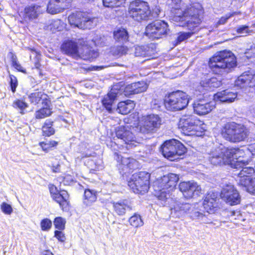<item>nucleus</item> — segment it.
Here are the masks:
<instances>
[{
	"label": "nucleus",
	"mask_w": 255,
	"mask_h": 255,
	"mask_svg": "<svg viewBox=\"0 0 255 255\" xmlns=\"http://www.w3.org/2000/svg\"><path fill=\"white\" fill-rule=\"evenodd\" d=\"M171 8L172 20L175 22H184L179 26H184L193 30L201 22L203 10L199 3H194L188 6L181 0H168Z\"/></svg>",
	"instance_id": "f257e3e1"
},
{
	"label": "nucleus",
	"mask_w": 255,
	"mask_h": 255,
	"mask_svg": "<svg viewBox=\"0 0 255 255\" xmlns=\"http://www.w3.org/2000/svg\"><path fill=\"white\" fill-rule=\"evenodd\" d=\"M243 154V150L239 148H228L221 145L210 152L209 160L214 165L228 164L233 168H238L245 163L244 160L238 158Z\"/></svg>",
	"instance_id": "f03ea898"
},
{
	"label": "nucleus",
	"mask_w": 255,
	"mask_h": 255,
	"mask_svg": "<svg viewBox=\"0 0 255 255\" xmlns=\"http://www.w3.org/2000/svg\"><path fill=\"white\" fill-rule=\"evenodd\" d=\"M179 180L178 176L170 173L157 179L153 183L154 194L162 206L169 204L170 200V192L172 191Z\"/></svg>",
	"instance_id": "7ed1b4c3"
},
{
	"label": "nucleus",
	"mask_w": 255,
	"mask_h": 255,
	"mask_svg": "<svg viewBox=\"0 0 255 255\" xmlns=\"http://www.w3.org/2000/svg\"><path fill=\"white\" fill-rule=\"evenodd\" d=\"M209 65L215 73H220L223 71L229 72L237 66V61L231 51L224 50L218 52L211 58Z\"/></svg>",
	"instance_id": "20e7f679"
},
{
	"label": "nucleus",
	"mask_w": 255,
	"mask_h": 255,
	"mask_svg": "<svg viewBox=\"0 0 255 255\" xmlns=\"http://www.w3.org/2000/svg\"><path fill=\"white\" fill-rule=\"evenodd\" d=\"M178 127L185 135L199 136L205 130L206 125L195 116L185 115L180 118Z\"/></svg>",
	"instance_id": "39448f33"
},
{
	"label": "nucleus",
	"mask_w": 255,
	"mask_h": 255,
	"mask_svg": "<svg viewBox=\"0 0 255 255\" xmlns=\"http://www.w3.org/2000/svg\"><path fill=\"white\" fill-rule=\"evenodd\" d=\"M222 134L226 140L233 142L244 140L248 135V130L243 125L234 122L225 125L222 131Z\"/></svg>",
	"instance_id": "423d86ee"
},
{
	"label": "nucleus",
	"mask_w": 255,
	"mask_h": 255,
	"mask_svg": "<svg viewBox=\"0 0 255 255\" xmlns=\"http://www.w3.org/2000/svg\"><path fill=\"white\" fill-rule=\"evenodd\" d=\"M188 102V95L180 91L170 93L164 99L165 108L171 111H177L184 109L187 106Z\"/></svg>",
	"instance_id": "0eeeda50"
},
{
	"label": "nucleus",
	"mask_w": 255,
	"mask_h": 255,
	"mask_svg": "<svg viewBox=\"0 0 255 255\" xmlns=\"http://www.w3.org/2000/svg\"><path fill=\"white\" fill-rule=\"evenodd\" d=\"M71 25L81 29H91L97 25L98 19L92 14L85 12H76L68 17Z\"/></svg>",
	"instance_id": "6e6552de"
},
{
	"label": "nucleus",
	"mask_w": 255,
	"mask_h": 255,
	"mask_svg": "<svg viewBox=\"0 0 255 255\" xmlns=\"http://www.w3.org/2000/svg\"><path fill=\"white\" fill-rule=\"evenodd\" d=\"M161 149L163 155L171 161L178 159L179 156L184 154L186 151L184 145L176 139L165 141Z\"/></svg>",
	"instance_id": "1a4fd4ad"
},
{
	"label": "nucleus",
	"mask_w": 255,
	"mask_h": 255,
	"mask_svg": "<svg viewBox=\"0 0 255 255\" xmlns=\"http://www.w3.org/2000/svg\"><path fill=\"white\" fill-rule=\"evenodd\" d=\"M150 176L146 172L135 173L128 181V185L135 193L143 194L149 189Z\"/></svg>",
	"instance_id": "9d476101"
},
{
	"label": "nucleus",
	"mask_w": 255,
	"mask_h": 255,
	"mask_svg": "<svg viewBox=\"0 0 255 255\" xmlns=\"http://www.w3.org/2000/svg\"><path fill=\"white\" fill-rule=\"evenodd\" d=\"M128 13L133 19L139 21L146 20L150 14V11L146 2L135 0L130 3Z\"/></svg>",
	"instance_id": "9b49d317"
},
{
	"label": "nucleus",
	"mask_w": 255,
	"mask_h": 255,
	"mask_svg": "<svg viewBox=\"0 0 255 255\" xmlns=\"http://www.w3.org/2000/svg\"><path fill=\"white\" fill-rule=\"evenodd\" d=\"M168 30L167 23L162 20H155L147 25L145 34L150 39H158L165 36Z\"/></svg>",
	"instance_id": "f8f14e48"
},
{
	"label": "nucleus",
	"mask_w": 255,
	"mask_h": 255,
	"mask_svg": "<svg viewBox=\"0 0 255 255\" xmlns=\"http://www.w3.org/2000/svg\"><path fill=\"white\" fill-rule=\"evenodd\" d=\"M242 154L240 155V157H238V158H239L240 160H244L245 163H244L243 165L240 166H238V168H236L239 169L241 168L242 169L240 172L236 173L235 174L238 175L237 181L238 184L240 186H247L250 183V180L253 178L252 176L255 173V170L253 167H244V166L248 164V162L247 160L243 159V157H242Z\"/></svg>",
	"instance_id": "ddd939ff"
},
{
	"label": "nucleus",
	"mask_w": 255,
	"mask_h": 255,
	"mask_svg": "<svg viewBox=\"0 0 255 255\" xmlns=\"http://www.w3.org/2000/svg\"><path fill=\"white\" fill-rule=\"evenodd\" d=\"M221 197L230 205L238 204L241 201V197L238 191L232 184H227L223 188Z\"/></svg>",
	"instance_id": "4468645a"
},
{
	"label": "nucleus",
	"mask_w": 255,
	"mask_h": 255,
	"mask_svg": "<svg viewBox=\"0 0 255 255\" xmlns=\"http://www.w3.org/2000/svg\"><path fill=\"white\" fill-rule=\"evenodd\" d=\"M161 125V119L156 115H149L144 117L140 131L143 133L153 132L156 130Z\"/></svg>",
	"instance_id": "2eb2a0df"
},
{
	"label": "nucleus",
	"mask_w": 255,
	"mask_h": 255,
	"mask_svg": "<svg viewBox=\"0 0 255 255\" xmlns=\"http://www.w3.org/2000/svg\"><path fill=\"white\" fill-rule=\"evenodd\" d=\"M130 128L128 126H120L116 129V134L118 138L122 140L128 147L136 146L138 143L135 137L130 130Z\"/></svg>",
	"instance_id": "dca6fc26"
},
{
	"label": "nucleus",
	"mask_w": 255,
	"mask_h": 255,
	"mask_svg": "<svg viewBox=\"0 0 255 255\" xmlns=\"http://www.w3.org/2000/svg\"><path fill=\"white\" fill-rule=\"evenodd\" d=\"M122 91L123 89H119L118 85H114L110 92L103 97L102 100V105L109 113H113L114 102L122 94Z\"/></svg>",
	"instance_id": "f3484780"
},
{
	"label": "nucleus",
	"mask_w": 255,
	"mask_h": 255,
	"mask_svg": "<svg viewBox=\"0 0 255 255\" xmlns=\"http://www.w3.org/2000/svg\"><path fill=\"white\" fill-rule=\"evenodd\" d=\"M221 84V81L216 77L206 78L200 81L196 87V91L204 94L206 92L213 91L219 87Z\"/></svg>",
	"instance_id": "a211bd4d"
},
{
	"label": "nucleus",
	"mask_w": 255,
	"mask_h": 255,
	"mask_svg": "<svg viewBox=\"0 0 255 255\" xmlns=\"http://www.w3.org/2000/svg\"><path fill=\"white\" fill-rule=\"evenodd\" d=\"M179 189L186 198L198 196L201 193V187L194 181L182 182L179 185Z\"/></svg>",
	"instance_id": "6ab92c4d"
},
{
	"label": "nucleus",
	"mask_w": 255,
	"mask_h": 255,
	"mask_svg": "<svg viewBox=\"0 0 255 255\" xmlns=\"http://www.w3.org/2000/svg\"><path fill=\"white\" fill-rule=\"evenodd\" d=\"M71 1L72 0H50L47 6V11L51 14L61 12L69 7Z\"/></svg>",
	"instance_id": "aec40b11"
},
{
	"label": "nucleus",
	"mask_w": 255,
	"mask_h": 255,
	"mask_svg": "<svg viewBox=\"0 0 255 255\" xmlns=\"http://www.w3.org/2000/svg\"><path fill=\"white\" fill-rule=\"evenodd\" d=\"M192 205L189 203H176L171 209V215L173 217L180 218L190 213Z\"/></svg>",
	"instance_id": "412c9836"
},
{
	"label": "nucleus",
	"mask_w": 255,
	"mask_h": 255,
	"mask_svg": "<svg viewBox=\"0 0 255 255\" xmlns=\"http://www.w3.org/2000/svg\"><path fill=\"white\" fill-rule=\"evenodd\" d=\"M156 52V46L153 43L144 46H137L135 47L134 50V54L136 57H152Z\"/></svg>",
	"instance_id": "4be33fe9"
},
{
	"label": "nucleus",
	"mask_w": 255,
	"mask_h": 255,
	"mask_svg": "<svg viewBox=\"0 0 255 255\" xmlns=\"http://www.w3.org/2000/svg\"><path fill=\"white\" fill-rule=\"evenodd\" d=\"M61 49L65 54L76 59L80 57L77 43L72 40L64 42L61 46Z\"/></svg>",
	"instance_id": "5701e85b"
},
{
	"label": "nucleus",
	"mask_w": 255,
	"mask_h": 255,
	"mask_svg": "<svg viewBox=\"0 0 255 255\" xmlns=\"http://www.w3.org/2000/svg\"><path fill=\"white\" fill-rule=\"evenodd\" d=\"M194 112L199 115H206L210 112L214 108L213 102L204 103L200 101L193 104Z\"/></svg>",
	"instance_id": "b1692460"
},
{
	"label": "nucleus",
	"mask_w": 255,
	"mask_h": 255,
	"mask_svg": "<svg viewBox=\"0 0 255 255\" xmlns=\"http://www.w3.org/2000/svg\"><path fill=\"white\" fill-rule=\"evenodd\" d=\"M114 211L119 216L124 215L126 212L132 209L131 203L127 200H120L113 203Z\"/></svg>",
	"instance_id": "393cba45"
},
{
	"label": "nucleus",
	"mask_w": 255,
	"mask_h": 255,
	"mask_svg": "<svg viewBox=\"0 0 255 255\" xmlns=\"http://www.w3.org/2000/svg\"><path fill=\"white\" fill-rule=\"evenodd\" d=\"M147 88L146 83L141 81L128 85L125 88V92L129 94H137L145 91Z\"/></svg>",
	"instance_id": "a878e982"
},
{
	"label": "nucleus",
	"mask_w": 255,
	"mask_h": 255,
	"mask_svg": "<svg viewBox=\"0 0 255 255\" xmlns=\"http://www.w3.org/2000/svg\"><path fill=\"white\" fill-rule=\"evenodd\" d=\"M215 99L218 100L223 103H232L237 98V94L231 92L229 90H225L220 92H218L215 95Z\"/></svg>",
	"instance_id": "bb28decb"
},
{
	"label": "nucleus",
	"mask_w": 255,
	"mask_h": 255,
	"mask_svg": "<svg viewBox=\"0 0 255 255\" xmlns=\"http://www.w3.org/2000/svg\"><path fill=\"white\" fill-rule=\"evenodd\" d=\"M217 197V195L214 193H209L206 196L203 206L207 213H211L213 211L214 208L216 207Z\"/></svg>",
	"instance_id": "cd10ccee"
},
{
	"label": "nucleus",
	"mask_w": 255,
	"mask_h": 255,
	"mask_svg": "<svg viewBox=\"0 0 255 255\" xmlns=\"http://www.w3.org/2000/svg\"><path fill=\"white\" fill-rule=\"evenodd\" d=\"M135 107L134 102L129 100L119 103L116 110L120 114L127 115L130 113Z\"/></svg>",
	"instance_id": "c85d7f7f"
},
{
	"label": "nucleus",
	"mask_w": 255,
	"mask_h": 255,
	"mask_svg": "<svg viewBox=\"0 0 255 255\" xmlns=\"http://www.w3.org/2000/svg\"><path fill=\"white\" fill-rule=\"evenodd\" d=\"M41 6L37 5H31L26 6L24 9L25 17L29 19H34L37 17L39 14L42 12Z\"/></svg>",
	"instance_id": "c756f323"
},
{
	"label": "nucleus",
	"mask_w": 255,
	"mask_h": 255,
	"mask_svg": "<svg viewBox=\"0 0 255 255\" xmlns=\"http://www.w3.org/2000/svg\"><path fill=\"white\" fill-rule=\"evenodd\" d=\"M97 199V192L95 190L86 189L84 192L83 203L86 206H91Z\"/></svg>",
	"instance_id": "7c9ffc66"
},
{
	"label": "nucleus",
	"mask_w": 255,
	"mask_h": 255,
	"mask_svg": "<svg viewBox=\"0 0 255 255\" xmlns=\"http://www.w3.org/2000/svg\"><path fill=\"white\" fill-rule=\"evenodd\" d=\"M99 55L98 52L94 50H91L87 46H84V52L81 53L80 57L85 60L92 61Z\"/></svg>",
	"instance_id": "2f4dec72"
},
{
	"label": "nucleus",
	"mask_w": 255,
	"mask_h": 255,
	"mask_svg": "<svg viewBox=\"0 0 255 255\" xmlns=\"http://www.w3.org/2000/svg\"><path fill=\"white\" fill-rule=\"evenodd\" d=\"M114 36L115 40L120 43L127 41L128 38V33L124 28H121L115 31Z\"/></svg>",
	"instance_id": "473e14b6"
},
{
	"label": "nucleus",
	"mask_w": 255,
	"mask_h": 255,
	"mask_svg": "<svg viewBox=\"0 0 255 255\" xmlns=\"http://www.w3.org/2000/svg\"><path fill=\"white\" fill-rule=\"evenodd\" d=\"M64 27V23L60 19H54L46 26V29L50 30L52 33L56 31H61Z\"/></svg>",
	"instance_id": "72a5a7b5"
},
{
	"label": "nucleus",
	"mask_w": 255,
	"mask_h": 255,
	"mask_svg": "<svg viewBox=\"0 0 255 255\" xmlns=\"http://www.w3.org/2000/svg\"><path fill=\"white\" fill-rule=\"evenodd\" d=\"M127 47L123 45L112 46L110 48L109 53L114 56H121L126 54L128 52Z\"/></svg>",
	"instance_id": "f704fd0d"
},
{
	"label": "nucleus",
	"mask_w": 255,
	"mask_h": 255,
	"mask_svg": "<svg viewBox=\"0 0 255 255\" xmlns=\"http://www.w3.org/2000/svg\"><path fill=\"white\" fill-rule=\"evenodd\" d=\"M46 97L47 95L42 92H35L31 93L28 96V99L31 104L36 105L41 99L46 100Z\"/></svg>",
	"instance_id": "c9c22d12"
},
{
	"label": "nucleus",
	"mask_w": 255,
	"mask_h": 255,
	"mask_svg": "<svg viewBox=\"0 0 255 255\" xmlns=\"http://www.w3.org/2000/svg\"><path fill=\"white\" fill-rule=\"evenodd\" d=\"M12 107L19 110V113L23 115L26 113V108L28 107L27 103L20 100H16L13 102Z\"/></svg>",
	"instance_id": "e433bc0d"
},
{
	"label": "nucleus",
	"mask_w": 255,
	"mask_h": 255,
	"mask_svg": "<svg viewBox=\"0 0 255 255\" xmlns=\"http://www.w3.org/2000/svg\"><path fill=\"white\" fill-rule=\"evenodd\" d=\"M53 122L47 120L45 122L44 125L42 127V131L44 134L46 136H50L53 134L55 132L54 128L52 127Z\"/></svg>",
	"instance_id": "4c0bfd02"
},
{
	"label": "nucleus",
	"mask_w": 255,
	"mask_h": 255,
	"mask_svg": "<svg viewBox=\"0 0 255 255\" xmlns=\"http://www.w3.org/2000/svg\"><path fill=\"white\" fill-rule=\"evenodd\" d=\"M129 222L132 226L138 228L143 226V222L139 215L135 214L129 219Z\"/></svg>",
	"instance_id": "58836bf2"
},
{
	"label": "nucleus",
	"mask_w": 255,
	"mask_h": 255,
	"mask_svg": "<svg viewBox=\"0 0 255 255\" xmlns=\"http://www.w3.org/2000/svg\"><path fill=\"white\" fill-rule=\"evenodd\" d=\"M121 163L124 166V168L132 169L136 165L137 162L135 160L130 158H121Z\"/></svg>",
	"instance_id": "ea45409f"
},
{
	"label": "nucleus",
	"mask_w": 255,
	"mask_h": 255,
	"mask_svg": "<svg viewBox=\"0 0 255 255\" xmlns=\"http://www.w3.org/2000/svg\"><path fill=\"white\" fill-rule=\"evenodd\" d=\"M52 199L59 204L60 208L63 211H67L69 209V204L68 202H65L64 199L60 196V194H58L53 197Z\"/></svg>",
	"instance_id": "a19ab883"
},
{
	"label": "nucleus",
	"mask_w": 255,
	"mask_h": 255,
	"mask_svg": "<svg viewBox=\"0 0 255 255\" xmlns=\"http://www.w3.org/2000/svg\"><path fill=\"white\" fill-rule=\"evenodd\" d=\"M125 0H103L105 6L109 7H117L121 6Z\"/></svg>",
	"instance_id": "79ce46f5"
},
{
	"label": "nucleus",
	"mask_w": 255,
	"mask_h": 255,
	"mask_svg": "<svg viewBox=\"0 0 255 255\" xmlns=\"http://www.w3.org/2000/svg\"><path fill=\"white\" fill-rule=\"evenodd\" d=\"M51 114V111L50 109L45 108L36 111L35 113V116L36 119H41L50 116Z\"/></svg>",
	"instance_id": "37998d69"
},
{
	"label": "nucleus",
	"mask_w": 255,
	"mask_h": 255,
	"mask_svg": "<svg viewBox=\"0 0 255 255\" xmlns=\"http://www.w3.org/2000/svg\"><path fill=\"white\" fill-rule=\"evenodd\" d=\"M192 209L189 213L190 217L192 220L199 221L203 213L199 212L196 208L195 205H192Z\"/></svg>",
	"instance_id": "c03bdc74"
},
{
	"label": "nucleus",
	"mask_w": 255,
	"mask_h": 255,
	"mask_svg": "<svg viewBox=\"0 0 255 255\" xmlns=\"http://www.w3.org/2000/svg\"><path fill=\"white\" fill-rule=\"evenodd\" d=\"M54 224L56 228L63 230L65 228V221L61 217H57L54 220Z\"/></svg>",
	"instance_id": "a18cd8bd"
},
{
	"label": "nucleus",
	"mask_w": 255,
	"mask_h": 255,
	"mask_svg": "<svg viewBox=\"0 0 255 255\" xmlns=\"http://www.w3.org/2000/svg\"><path fill=\"white\" fill-rule=\"evenodd\" d=\"M245 188V190L248 192L255 194V178L251 179L250 183L247 186H243Z\"/></svg>",
	"instance_id": "49530a36"
},
{
	"label": "nucleus",
	"mask_w": 255,
	"mask_h": 255,
	"mask_svg": "<svg viewBox=\"0 0 255 255\" xmlns=\"http://www.w3.org/2000/svg\"><path fill=\"white\" fill-rule=\"evenodd\" d=\"M12 63L13 66L18 71L24 73H26V70L17 61L16 56H13L12 57Z\"/></svg>",
	"instance_id": "de8ad7c7"
},
{
	"label": "nucleus",
	"mask_w": 255,
	"mask_h": 255,
	"mask_svg": "<svg viewBox=\"0 0 255 255\" xmlns=\"http://www.w3.org/2000/svg\"><path fill=\"white\" fill-rule=\"evenodd\" d=\"M52 226L51 221L48 219H45L43 220L41 222V227L42 230H49Z\"/></svg>",
	"instance_id": "09e8293b"
},
{
	"label": "nucleus",
	"mask_w": 255,
	"mask_h": 255,
	"mask_svg": "<svg viewBox=\"0 0 255 255\" xmlns=\"http://www.w3.org/2000/svg\"><path fill=\"white\" fill-rule=\"evenodd\" d=\"M236 14V12H234L229 14H227L225 16H222L217 22L216 26H218L219 25L224 24L226 23L229 18L233 15Z\"/></svg>",
	"instance_id": "8fccbe9b"
},
{
	"label": "nucleus",
	"mask_w": 255,
	"mask_h": 255,
	"mask_svg": "<svg viewBox=\"0 0 255 255\" xmlns=\"http://www.w3.org/2000/svg\"><path fill=\"white\" fill-rule=\"evenodd\" d=\"M9 77L10 79V84L11 90L13 93H14L16 91V88L18 85L17 80L16 78L13 75H10Z\"/></svg>",
	"instance_id": "3c124183"
},
{
	"label": "nucleus",
	"mask_w": 255,
	"mask_h": 255,
	"mask_svg": "<svg viewBox=\"0 0 255 255\" xmlns=\"http://www.w3.org/2000/svg\"><path fill=\"white\" fill-rule=\"evenodd\" d=\"M192 33L191 32H182L179 34L177 38V40L178 42H181L185 39L189 38Z\"/></svg>",
	"instance_id": "603ef678"
},
{
	"label": "nucleus",
	"mask_w": 255,
	"mask_h": 255,
	"mask_svg": "<svg viewBox=\"0 0 255 255\" xmlns=\"http://www.w3.org/2000/svg\"><path fill=\"white\" fill-rule=\"evenodd\" d=\"M1 209L2 212L6 214H10L12 211L11 206L6 203H3L1 204Z\"/></svg>",
	"instance_id": "864d4df0"
},
{
	"label": "nucleus",
	"mask_w": 255,
	"mask_h": 255,
	"mask_svg": "<svg viewBox=\"0 0 255 255\" xmlns=\"http://www.w3.org/2000/svg\"><path fill=\"white\" fill-rule=\"evenodd\" d=\"M211 213H208L207 214H203L199 221L201 222L203 224H212V222L211 219L210 218Z\"/></svg>",
	"instance_id": "5fc2aeb1"
},
{
	"label": "nucleus",
	"mask_w": 255,
	"mask_h": 255,
	"mask_svg": "<svg viewBox=\"0 0 255 255\" xmlns=\"http://www.w3.org/2000/svg\"><path fill=\"white\" fill-rule=\"evenodd\" d=\"M48 188L52 198L55 195L59 194V191H58L57 188L54 184H49L48 185Z\"/></svg>",
	"instance_id": "6e6d98bb"
},
{
	"label": "nucleus",
	"mask_w": 255,
	"mask_h": 255,
	"mask_svg": "<svg viewBox=\"0 0 255 255\" xmlns=\"http://www.w3.org/2000/svg\"><path fill=\"white\" fill-rule=\"evenodd\" d=\"M237 32L240 34H244L249 33L251 32V31L249 30V26L241 25L237 28Z\"/></svg>",
	"instance_id": "4d7b16f0"
},
{
	"label": "nucleus",
	"mask_w": 255,
	"mask_h": 255,
	"mask_svg": "<svg viewBox=\"0 0 255 255\" xmlns=\"http://www.w3.org/2000/svg\"><path fill=\"white\" fill-rule=\"evenodd\" d=\"M246 56L247 58H251L252 57H255V44L252 46L251 48L245 53Z\"/></svg>",
	"instance_id": "13d9d810"
},
{
	"label": "nucleus",
	"mask_w": 255,
	"mask_h": 255,
	"mask_svg": "<svg viewBox=\"0 0 255 255\" xmlns=\"http://www.w3.org/2000/svg\"><path fill=\"white\" fill-rule=\"evenodd\" d=\"M55 237L61 242H64L66 240L64 234L61 231H56L55 232Z\"/></svg>",
	"instance_id": "bf43d9fd"
},
{
	"label": "nucleus",
	"mask_w": 255,
	"mask_h": 255,
	"mask_svg": "<svg viewBox=\"0 0 255 255\" xmlns=\"http://www.w3.org/2000/svg\"><path fill=\"white\" fill-rule=\"evenodd\" d=\"M59 194L64 199L65 202H68L69 205V195L68 192L65 190H62L59 191Z\"/></svg>",
	"instance_id": "052dcab7"
},
{
	"label": "nucleus",
	"mask_w": 255,
	"mask_h": 255,
	"mask_svg": "<svg viewBox=\"0 0 255 255\" xmlns=\"http://www.w3.org/2000/svg\"><path fill=\"white\" fill-rule=\"evenodd\" d=\"M39 144L42 148L43 151H45V152H48L51 149L46 142H39Z\"/></svg>",
	"instance_id": "680f3d73"
},
{
	"label": "nucleus",
	"mask_w": 255,
	"mask_h": 255,
	"mask_svg": "<svg viewBox=\"0 0 255 255\" xmlns=\"http://www.w3.org/2000/svg\"><path fill=\"white\" fill-rule=\"evenodd\" d=\"M248 149L253 155H255V143L250 144Z\"/></svg>",
	"instance_id": "e2e57ef3"
},
{
	"label": "nucleus",
	"mask_w": 255,
	"mask_h": 255,
	"mask_svg": "<svg viewBox=\"0 0 255 255\" xmlns=\"http://www.w3.org/2000/svg\"><path fill=\"white\" fill-rule=\"evenodd\" d=\"M48 144L49 146L51 149L52 147H55L57 145L58 142L54 140H51L46 142Z\"/></svg>",
	"instance_id": "0e129e2a"
},
{
	"label": "nucleus",
	"mask_w": 255,
	"mask_h": 255,
	"mask_svg": "<svg viewBox=\"0 0 255 255\" xmlns=\"http://www.w3.org/2000/svg\"><path fill=\"white\" fill-rule=\"evenodd\" d=\"M52 171L53 172L57 173L60 172V165L58 164L56 165L52 166Z\"/></svg>",
	"instance_id": "69168bd1"
},
{
	"label": "nucleus",
	"mask_w": 255,
	"mask_h": 255,
	"mask_svg": "<svg viewBox=\"0 0 255 255\" xmlns=\"http://www.w3.org/2000/svg\"><path fill=\"white\" fill-rule=\"evenodd\" d=\"M40 255H53V254L50 251L46 250L42 252Z\"/></svg>",
	"instance_id": "338daca9"
},
{
	"label": "nucleus",
	"mask_w": 255,
	"mask_h": 255,
	"mask_svg": "<svg viewBox=\"0 0 255 255\" xmlns=\"http://www.w3.org/2000/svg\"><path fill=\"white\" fill-rule=\"evenodd\" d=\"M103 168L102 165L99 164L98 165H96V166L94 168H93L94 170H99L102 169Z\"/></svg>",
	"instance_id": "774afa93"
}]
</instances>
